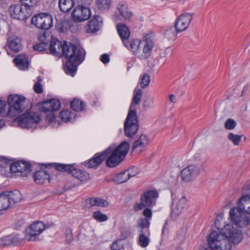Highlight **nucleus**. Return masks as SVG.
Instances as JSON below:
<instances>
[{
  "label": "nucleus",
  "mask_w": 250,
  "mask_h": 250,
  "mask_svg": "<svg viewBox=\"0 0 250 250\" xmlns=\"http://www.w3.org/2000/svg\"><path fill=\"white\" fill-rule=\"evenodd\" d=\"M129 144L125 141L121 143L117 147L111 145L104 150L96 153L87 162H85V166L88 168H96L107 158L106 166L110 168L118 166L126 156L129 149Z\"/></svg>",
  "instance_id": "obj_1"
},
{
  "label": "nucleus",
  "mask_w": 250,
  "mask_h": 250,
  "mask_svg": "<svg viewBox=\"0 0 250 250\" xmlns=\"http://www.w3.org/2000/svg\"><path fill=\"white\" fill-rule=\"evenodd\" d=\"M242 238L240 230L227 224L221 232L214 231L210 233L207 242L211 250H231V243L238 244Z\"/></svg>",
  "instance_id": "obj_2"
},
{
  "label": "nucleus",
  "mask_w": 250,
  "mask_h": 250,
  "mask_svg": "<svg viewBox=\"0 0 250 250\" xmlns=\"http://www.w3.org/2000/svg\"><path fill=\"white\" fill-rule=\"evenodd\" d=\"M85 52L79 46L68 42L65 46L63 56L67 58L64 70L67 74L74 76L78 66L84 60Z\"/></svg>",
  "instance_id": "obj_3"
},
{
  "label": "nucleus",
  "mask_w": 250,
  "mask_h": 250,
  "mask_svg": "<svg viewBox=\"0 0 250 250\" xmlns=\"http://www.w3.org/2000/svg\"><path fill=\"white\" fill-rule=\"evenodd\" d=\"M142 97V89H135L128 114L124 123L125 134L128 138H132L139 129L136 105L139 104Z\"/></svg>",
  "instance_id": "obj_4"
},
{
  "label": "nucleus",
  "mask_w": 250,
  "mask_h": 250,
  "mask_svg": "<svg viewBox=\"0 0 250 250\" xmlns=\"http://www.w3.org/2000/svg\"><path fill=\"white\" fill-rule=\"evenodd\" d=\"M154 45L152 36L146 34L142 41L134 39L129 43L127 42V48L130 49L138 58L145 60L150 56Z\"/></svg>",
  "instance_id": "obj_5"
},
{
  "label": "nucleus",
  "mask_w": 250,
  "mask_h": 250,
  "mask_svg": "<svg viewBox=\"0 0 250 250\" xmlns=\"http://www.w3.org/2000/svg\"><path fill=\"white\" fill-rule=\"evenodd\" d=\"M250 200V195H245L242 196L238 201V207L230 209L229 216L233 223L239 228L246 227L250 224V213L246 212L243 202Z\"/></svg>",
  "instance_id": "obj_6"
},
{
  "label": "nucleus",
  "mask_w": 250,
  "mask_h": 250,
  "mask_svg": "<svg viewBox=\"0 0 250 250\" xmlns=\"http://www.w3.org/2000/svg\"><path fill=\"white\" fill-rule=\"evenodd\" d=\"M75 164H62L59 163L48 164L46 167L52 166L55 169L60 172H67L82 182H86L90 179L89 173L75 167Z\"/></svg>",
  "instance_id": "obj_7"
},
{
  "label": "nucleus",
  "mask_w": 250,
  "mask_h": 250,
  "mask_svg": "<svg viewBox=\"0 0 250 250\" xmlns=\"http://www.w3.org/2000/svg\"><path fill=\"white\" fill-rule=\"evenodd\" d=\"M7 102L9 107L7 116L11 118L17 116L26 109V104L28 103L23 96L17 94L9 95Z\"/></svg>",
  "instance_id": "obj_8"
},
{
  "label": "nucleus",
  "mask_w": 250,
  "mask_h": 250,
  "mask_svg": "<svg viewBox=\"0 0 250 250\" xmlns=\"http://www.w3.org/2000/svg\"><path fill=\"white\" fill-rule=\"evenodd\" d=\"M158 196V192L156 189H149L145 191L141 195L140 202H136L133 205V210L137 212L146 207L155 206Z\"/></svg>",
  "instance_id": "obj_9"
},
{
  "label": "nucleus",
  "mask_w": 250,
  "mask_h": 250,
  "mask_svg": "<svg viewBox=\"0 0 250 250\" xmlns=\"http://www.w3.org/2000/svg\"><path fill=\"white\" fill-rule=\"evenodd\" d=\"M38 106L41 112L47 113L46 120L51 123L54 121L56 117L53 111L58 110L60 108L61 103L58 100L52 99L39 103Z\"/></svg>",
  "instance_id": "obj_10"
},
{
  "label": "nucleus",
  "mask_w": 250,
  "mask_h": 250,
  "mask_svg": "<svg viewBox=\"0 0 250 250\" xmlns=\"http://www.w3.org/2000/svg\"><path fill=\"white\" fill-rule=\"evenodd\" d=\"M204 170L203 162L195 163L188 165L181 171V178L183 181L188 182L192 181Z\"/></svg>",
  "instance_id": "obj_11"
},
{
  "label": "nucleus",
  "mask_w": 250,
  "mask_h": 250,
  "mask_svg": "<svg viewBox=\"0 0 250 250\" xmlns=\"http://www.w3.org/2000/svg\"><path fill=\"white\" fill-rule=\"evenodd\" d=\"M31 23L39 29L47 30L53 25V18L47 13H42L34 16L31 19Z\"/></svg>",
  "instance_id": "obj_12"
},
{
  "label": "nucleus",
  "mask_w": 250,
  "mask_h": 250,
  "mask_svg": "<svg viewBox=\"0 0 250 250\" xmlns=\"http://www.w3.org/2000/svg\"><path fill=\"white\" fill-rule=\"evenodd\" d=\"M16 120L19 126L22 128H31L40 123V116L36 113L27 112L18 117Z\"/></svg>",
  "instance_id": "obj_13"
},
{
  "label": "nucleus",
  "mask_w": 250,
  "mask_h": 250,
  "mask_svg": "<svg viewBox=\"0 0 250 250\" xmlns=\"http://www.w3.org/2000/svg\"><path fill=\"white\" fill-rule=\"evenodd\" d=\"M9 12L13 18L21 21L26 20L31 13L30 8H27L26 6L19 4L11 6L9 9Z\"/></svg>",
  "instance_id": "obj_14"
},
{
  "label": "nucleus",
  "mask_w": 250,
  "mask_h": 250,
  "mask_svg": "<svg viewBox=\"0 0 250 250\" xmlns=\"http://www.w3.org/2000/svg\"><path fill=\"white\" fill-rule=\"evenodd\" d=\"M91 13L89 7L81 5H78L73 10L72 18L75 22H81L88 20L91 16Z\"/></svg>",
  "instance_id": "obj_15"
},
{
  "label": "nucleus",
  "mask_w": 250,
  "mask_h": 250,
  "mask_svg": "<svg viewBox=\"0 0 250 250\" xmlns=\"http://www.w3.org/2000/svg\"><path fill=\"white\" fill-rule=\"evenodd\" d=\"M45 229L44 224L41 221L32 223L25 230V238L28 241H35L36 237Z\"/></svg>",
  "instance_id": "obj_16"
},
{
  "label": "nucleus",
  "mask_w": 250,
  "mask_h": 250,
  "mask_svg": "<svg viewBox=\"0 0 250 250\" xmlns=\"http://www.w3.org/2000/svg\"><path fill=\"white\" fill-rule=\"evenodd\" d=\"M10 169L11 172L13 173H20L22 177H27L31 171L30 164L23 161L11 164Z\"/></svg>",
  "instance_id": "obj_17"
},
{
  "label": "nucleus",
  "mask_w": 250,
  "mask_h": 250,
  "mask_svg": "<svg viewBox=\"0 0 250 250\" xmlns=\"http://www.w3.org/2000/svg\"><path fill=\"white\" fill-rule=\"evenodd\" d=\"M192 14L185 13L180 15L176 19L174 27L178 32H181L186 30L189 26L192 20Z\"/></svg>",
  "instance_id": "obj_18"
},
{
  "label": "nucleus",
  "mask_w": 250,
  "mask_h": 250,
  "mask_svg": "<svg viewBox=\"0 0 250 250\" xmlns=\"http://www.w3.org/2000/svg\"><path fill=\"white\" fill-rule=\"evenodd\" d=\"M67 42H64L62 43L60 41L55 40L50 42L49 45V51L50 54L56 56H62L64 55L65 50V46Z\"/></svg>",
  "instance_id": "obj_19"
},
{
  "label": "nucleus",
  "mask_w": 250,
  "mask_h": 250,
  "mask_svg": "<svg viewBox=\"0 0 250 250\" xmlns=\"http://www.w3.org/2000/svg\"><path fill=\"white\" fill-rule=\"evenodd\" d=\"M6 46L11 50L18 52L22 48L21 41L20 38L15 35H9L7 39Z\"/></svg>",
  "instance_id": "obj_20"
},
{
  "label": "nucleus",
  "mask_w": 250,
  "mask_h": 250,
  "mask_svg": "<svg viewBox=\"0 0 250 250\" xmlns=\"http://www.w3.org/2000/svg\"><path fill=\"white\" fill-rule=\"evenodd\" d=\"M102 26V18L98 16H95L87 23L86 31L87 33H95L99 31Z\"/></svg>",
  "instance_id": "obj_21"
},
{
  "label": "nucleus",
  "mask_w": 250,
  "mask_h": 250,
  "mask_svg": "<svg viewBox=\"0 0 250 250\" xmlns=\"http://www.w3.org/2000/svg\"><path fill=\"white\" fill-rule=\"evenodd\" d=\"M118 33L122 39L124 45L128 48L127 41L130 37V32L129 29L125 24L119 23L116 26Z\"/></svg>",
  "instance_id": "obj_22"
},
{
  "label": "nucleus",
  "mask_w": 250,
  "mask_h": 250,
  "mask_svg": "<svg viewBox=\"0 0 250 250\" xmlns=\"http://www.w3.org/2000/svg\"><path fill=\"white\" fill-rule=\"evenodd\" d=\"M86 207L90 208L93 207L106 208L108 205V202L103 198L97 197H91L85 200Z\"/></svg>",
  "instance_id": "obj_23"
},
{
  "label": "nucleus",
  "mask_w": 250,
  "mask_h": 250,
  "mask_svg": "<svg viewBox=\"0 0 250 250\" xmlns=\"http://www.w3.org/2000/svg\"><path fill=\"white\" fill-rule=\"evenodd\" d=\"M148 137L147 135L142 134L133 143L132 150L143 151L148 144Z\"/></svg>",
  "instance_id": "obj_24"
},
{
  "label": "nucleus",
  "mask_w": 250,
  "mask_h": 250,
  "mask_svg": "<svg viewBox=\"0 0 250 250\" xmlns=\"http://www.w3.org/2000/svg\"><path fill=\"white\" fill-rule=\"evenodd\" d=\"M21 240L18 234L12 233L4 236L0 239V245L2 247L9 246L11 244L16 245Z\"/></svg>",
  "instance_id": "obj_25"
},
{
  "label": "nucleus",
  "mask_w": 250,
  "mask_h": 250,
  "mask_svg": "<svg viewBox=\"0 0 250 250\" xmlns=\"http://www.w3.org/2000/svg\"><path fill=\"white\" fill-rule=\"evenodd\" d=\"M35 182L38 184H43L46 181H49V175L46 171L39 170L33 174Z\"/></svg>",
  "instance_id": "obj_26"
},
{
  "label": "nucleus",
  "mask_w": 250,
  "mask_h": 250,
  "mask_svg": "<svg viewBox=\"0 0 250 250\" xmlns=\"http://www.w3.org/2000/svg\"><path fill=\"white\" fill-rule=\"evenodd\" d=\"M14 62L20 69L25 70L28 67V60L26 55L20 54L14 58Z\"/></svg>",
  "instance_id": "obj_27"
},
{
  "label": "nucleus",
  "mask_w": 250,
  "mask_h": 250,
  "mask_svg": "<svg viewBox=\"0 0 250 250\" xmlns=\"http://www.w3.org/2000/svg\"><path fill=\"white\" fill-rule=\"evenodd\" d=\"M185 197H182L177 202L176 204L172 205L171 209V215L174 216L179 215L183 210L186 203Z\"/></svg>",
  "instance_id": "obj_28"
},
{
  "label": "nucleus",
  "mask_w": 250,
  "mask_h": 250,
  "mask_svg": "<svg viewBox=\"0 0 250 250\" xmlns=\"http://www.w3.org/2000/svg\"><path fill=\"white\" fill-rule=\"evenodd\" d=\"M117 9L120 16L125 20H129L132 16L131 12L129 10L125 2H120Z\"/></svg>",
  "instance_id": "obj_29"
},
{
  "label": "nucleus",
  "mask_w": 250,
  "mask_h": 250,
  "mask_svg": "<svg viewBox=\"0 0 250 250\" xmlns=\"http://www.w3.org/2000/svg\"><path fill=\"white\" fill-rule=\"evenodd\" d=\"M6 192L9 202H10L11 207L21 201V195L19 190H15L8 192Z\"/></svg>",
  "instance_id": "obj_30"
},
{
  "label": "nucleus",
  "mask_w": 250,
  "mask_h": 250,
  "mask_svg": "<svg viewBox=\"0 0 250 250\" xmlns=\"http://www.w3.org/2000/svg\"><path fill=\"white\" fill-rule=\"evenodd\" d=\"M149 235V234H148L147 232H146L144 230H140L138 242L140 247L145 248L148 245L150 242Z\"/></svg>",
  "instance_id": "obj_31"
},
{
  "label": "nucleus",
  "mask_w": 250,
  "mask_h": 250,
  "mask_svg": "<svg viewBox=\"0 0 250 250\" xmlns=\"http://www.w3.org/2000/svg\"><path fill=\"white\" fill-rule=\"evenodd\" d=\"M76 0H59V6L60 10L64 13L69 11L74 6Z\"/></svg>",
  "instance_id": "obj_32"
},
{
  "label": "nucleus",
  "mask_w": 250,
  "mask_h": 250,
  "mask_svg": "<svg viewBox=\"0 0 250 250\" xmlns=\"http://www.w3.org/2000/svg\"><path fill=\"white\" fill-rule=\"evenodd\" d=\"M132 169L131 168L128 169L127 170H125L118 174L115 178V181L118 184H122L126 182L130 177L134 176L135 174H131L130 171Z\"/></svg>",
  "instance_id": "obj_33"
},
{
  "label": "nucleus",
  "mask_w": 250,
  "mask_h": 250,
  "mask_svg": "<svg viewBox=\"0 0 250 250\" xmlns=\"http://www.w3.org/2000/svg\"><path fill=\"white\" fill-rule=\"evenodd\" d=\"M10 207V202L6 195V192L0 194V211L5 210Z\"/></svg>",
  "instance_id": "obj_34"
},
{
  "label": "nucleus",
  "mask_w": 250,
  "mask_h": 250,
  "mask_svg": "<svg viewBox=\"0 0 250 250\" xmlns=\"http://www.w3.org/2000/svg\"><path fill=\"white\" fill-rule=\"evenodd\" d=\"M71 108L76 111H81L84 109L85 104L82 101L74 99L70 103Z\"/></svg>",
  "instance_id": "obj_35"
},
{
  "label": "nucleus",
  "mask_w": 250,
  "mask_h": 250,
  "mask_svg": "<svg viewBox=\"0 0 250 250\" xmlns=\"http://www.w3.org/2000/svg\"><path fill=\"white\" fill-rule=\"evenodd\" d=\"M111 0H96L98 8L103 11L108 10L110 6Z\"/></svg>",
  "instance_id": "obj_36"
},
{
  "label": "nucleus",
  "mask_w": 250,
  "mask_h": 250,
  "mask_svg": "<svg viewBox=\"0 0 250 250\" xmlns=\"http://www.w3.org/2000/svg\"><path fill=\"white\" fill-rule=\"evenodd\" d=\"M73 114L68 109L63 110L60 113L59 117L62 122L66 123L70 121L71 119Z\"/></svg>",
  "instance_id": "obj_37"
},
{
  "label": "nucleus",
  "mask_w": 250,
  "mask_h": 250,
  "mask_svg": "<svg viewBox=\"0 0 250 250\" xmlns=\"http://www.w3.org/2000/svg\"><path fill=\"white\" fill-rule=\"evenodd\" d=\"M92 216L95 220L100 222L106 221L108 218L106 214L102 213L99 210L94 212Z\"/></svg>",
  "instance_id": "obj_38"
},
{
  "label": "nucleus",
  "mask_w": 250,
  "mask_h": 250,
  "mask_svg": "<svg viewBox=\"0 0 250 250\" xmlns=\"http://www.w3.org/2000/svg\"><path fill=\"white\" fill-rule=\"evenodd\" d=\"M176 30L175 27H170L165 33L166 37L169 40H174L176 38V35L178 33Z\"/></svg>",
  "instance_id": "obj_39"
},
{
  "label": "nucleus",
  "mask_w": 250,
  "mask_h": 250,
  "mask_svg": "<svg viewBox=\"0 0 250 250\" xmlns=\"http://www.w3.org/2000/svg\"><path fill=\"white\" fill-rule=\"evenodd\" d=\"M243 135H235L232 133L229 134L228 139L233 143L234 145H238L241 141Z\"/></svg>",
  "instance_id": "obj_40"
},
{
  "label": "nucleus",
  "mask_w": 250,
  "mask_h": 250,
  "mask_svg": "<svg viewBox=\"0 0 250 250\" xmlns=\"http://www.w3.org/2000/svg\"><path fill=\"white\" fill-rule=\"evenodd\" d=\"M11 160L8 159L6 157L0 158V174H2L5 173V166L10 163Z\"/></svg>",
  "instance_id": "obj_41"
},
{
  "label": "nucleus",
  "mask_w": 250,
  "mask_h": 250,
  "mask_svg": "<svg viewBox=\"0 0 250 250\" xmlns=\"http://www.w3.org/2000/svg\"><path fill=\"white\" fill-rule=\"evenodd\" d=\"M150 83V77L147 74H144L141 78L140 84L142 88L147 87Z\"/></svg>",
  "instance_id": "obj_42"
},
{
  "label": "nucleus",
  "mask_w": 250,
  "mask_h": 250,
  "mask_svg": "<svg viewBox=\"0 0 250 250\" xmlns=\"http://www.w3.org/2000/svg\"><path fill=\"white\" fill-rule=\"evenodd\" d=\"M48 38L49 34H47L46 30H44L38 35V39L41 42L44 43L47 45H48V42L49 41Z\"/></svg>",
  "instance_id": "obj_43"
},
{
  "label": "nucleus",
  "mask_w": 250,
  "mask_h": 250,
  "mask_svg": "<svg viewBox=\"0 0 250 250\" xmlns=\"http://www.w3.org/2000/svg\"><path fill=\"white\" fill-rule=\"evenodd\" d=\"M149 224V220L147 218H144L141 219L139 226L141 228V229L144 230L146 232H147L148 234H149V230L148 228Z\"/></svg>",
  "instance_id": "obj_44"
},
{
  "label": "nucleus",
  "mask_w": 250,
  "mask_h": 250,
  "mask_svg": "<svg viewBox=\"0 0 250 250\" xmlns=\"http://www.w3.org/2000/svg\"><path fill=\"white\" fill-rule=\"evenodd\" d=\"M154 98L152 97H147L144 101L143 106L145 108H149L153 106Z\"/></svg>",
  "instance_id": "obj_45"
},
{
  "label": "nucleus",
  "mask_w": 250,
  "mask_h": 250,
  "mask_svg": "<svg viewBox=\"0 0 250 250\" xmlns=\"http://www.w3.org/2000/svg\"><path fill=\"white\" fill-rule=\"evenodd\" d=\"M236 123L232 119H228L225 123V127L227 129L231 130L235 128Z\"/></svg>",
  "instance_id": "obj_46"
},
{
  "label": "nucleus",
  "mask_w": 250,
  "mask_h": 250,
  "mask_svg": "<svg viewBox=\"0 0 250 250\" xmlns=\"http://www.w3.org/2000/svg\"><path fill=\"white\" fill-rule=\"evenodd\" d=\"M56 27L59 32L64 33L67 30L66 22L64 21L58 22L56 25Z\"/></svg>",
  "instance_id": "obj_47"
},
{
  "label": "nucleus",
  "mask_w": 250,
  "mask_h": 250,
  "mask_svg": "<svg viewBox=\"0 0 250 250\" xmlns=\"http://www.w3.org/2000/svg\"><path fill=\"white\" fill-rule=\"evenodd\" d=\"M121 240L115 241L111 245L112 250H121L123 248V245L121 243Z\"/></svg>",
  "instance_id": "obj_48"
},
{
  "label": "nucleus",
  "mask_w": 250,
  "mask_h": 250,
  "mask_svg": "<svg viewBox=\"0 0 250 250\" xmlns=\"http://www.w3.org/2000/svg\"><path fill=\"white\" fill-rule=\"evenodd\" d=\"M48 45L44 43L40 42L33 46V49L35 51L42 52L46 49Z\"/></svg>",
  "instance_id": "obj_49"
},
{
  "label": "nucleus",
  "mask_w": 250,
  "mask_h": 250,
  "mask_svg": "<svg viewBox=\"0 0 250 250\" xmlns=\"http://www.w3.org/2000/svg\"><path fill=\"white\" fill-rule=\"evenodd\" d=\"M24 4L23 6H26L27 8L34 6L37 2V0H20Z\"/></svg>",
  "instance_id": "obj_50"
},
{
  "label": "nucleus",
  "mask_w": 250,
  "mask_h": 250,
  "mask_svg": "<svg viewBox=\"0 0 250 250\" xmlns=\"http://www.w3.org/2000/svg\"><path fill=\"white\" fill-rule=\"evenodd\" d=\"M149 208V207H146V208L144 209L143 212V215L148 220L151 218L152 215V210Z\"/></svg>",
  "instance_id": "obj_51"
},
{
  "label": "nucleus",
  "mask_w": 250,
  "mask_h": 250,
  "mask_svg": "<svg viewBox=\"0 0 250 250\" xmlns=\"http://www.w3.org/2000/svg\"><path fill=\"white\" fill-rule=\"evenodd\" d=\"M34 91L38 94H41L42 92L43 89L42 84L40 82H36L34 85Z\"/></svg>",
  "instance_id": "obj_52"
},
{
  "label": "nucleus",
  "mask_w": 250,
  "mask_h": 250,
  "mask_svg": "<svg viewBox=\"0 0 250 250\" xmlns=\"http://www.w3.org/2000/svg\"><path fill=\"white\" fill-rule=\"evenodd\" d=\"M100 60L104 63H107L109 62V56L108 54H104L101 56Z\"/></svg>",
  "instance_id": "obj_53"
},
{
  "label": "nucleus",
  "mask_w": 250,
  "mask_h": 250,
  "mask_svg": "<svg viewBox=\"0 0 250 250\" xmlns=\"http://www.w3.org/2000/svg\"><path fill=\"white\" fill-rule=\"evenodd\" d=\"M73 239L72 233L70 231L66 232V241L69 244Z\"/></svg>",
  "instance_id": "obj_54"
},
{
  "label": "nucleus",
  "mask_w": 250,
  "mask_h": 250,
  "mask_svg": "<svg viewBox=\"0 0 250 250\" xmlns=\"http://www.w3.org/2000/svg\"><path fill=\"white\" fill-rule=\"evenodd\" d=\"M6 106V103L0 100V113L1 112Z\"/></svg>",
  "instance_id": "obj_55"
},
{
  "label": "nucleus",
  "mask_w": 250,
  "mask_h": 250,
  "mask_svg": "<svg viewBox=\"0 0 250 250\" xmlns=\"http://www.w3.org/2000/svg\"><path fill=\"white\" fill-rule=\"evenodd\" d=\"M169 99L170 102L175 103L176 102V96L173 94H171L169 96Z\"/></svg>",
  "instance_id": "obj_56"
},
{
  "label": "nucleus",
  "mask_w": 250,
  "mask_h": 250,
  "mask_svg": "<svg viewBox=\"0 0 250 250\" xmlns=\"http://www.w3.org/2000/svg\"><path fill=\"white\" fill-rule=\"evenodd\" d=\"M249 85H246L244 86L243 88L242 91V94L241 96H243L245 95V93L249 90Z\"/></svg>",
  "instance_id": "obj_57"
},
{
  "label": "nucleus",
  "mask_w": 250,
  "mask_h": 250,
  "mask_svg": "<svg viewBox=\"0 0 250 250\" xmlns=\"http://www.w3.org/2000/svg\"><path fill=\"white\" fill-rule=\"evenodd\" d=\"M199 250H210L209 246L208 245V246H203L200 247Z\"/></svg>",
  "instance_id": "obj_58"
},
{
  "label": "nucleus",
  "mask_w": 250,
  "mask_h": 250,
  "mask_svg": "<svg viewBox=\"0 0 250 250\" xmlns=\"http://www.w3.org/2000/svg\"><path fill=\"white\" fill-rule=\"evenodd\" d=\"M166 229H167L166 228V226H164V228H163V230H162V234H163L165 232V231H166Z\"/></svg>",
  "instance_id": "obj_59"
},
{
  "label": "nucleus",
  "mask_w": 250,
  "mask_h": 250,
  "mask_svg": "<svg viewBox=\"0 0 250 250\" xmlns=\"http://www.w3.org/2000/svg\"><path fill=\"white\" fill-rule=\"evenodd\" d=\"M247 211L248 213H250V207L248 208Z\"/></svg>",
  "instance_id": "obj_60"
},
{
  "label": "nucleus",
  "mask_w": 250,
  "mask_h": 250,
  "mask_svg": "<svg viewBox=\"0 0 250 250\" xmlns=\"http://www.w3.org/2000/svg\"><path fill=\"white\" fill-rule=\"evenodd\" d=\"M177 1H182V2H184L186 0H176Z\"/></svg>",
  "instance_id": "obj_61"
},
{
  "label": "nucleus",
  "mask_w": 250,
  "mask_h": 250,
  "mask_svg": "<svg viewBox=\"0 0 250 250\" xmlns=\"http://www.w3.org/2000/svg\"><path fill=\"white\" fill-rule=\"evenodd\" d=\"M175 250H182V249L181 248H177Z\"/></svg>",
  "instance_id": "obj_62"
},
{
  "label": "nucleus",
  "mask_w": 250,
  "mask_h": 250,
  "mask_svg": "<svg viewBox=\"0 0 250 250\" xmlns=\"http://www.w3.org/2000/svg\"><path fill=\"white\" fill-rule=\"evenodd\" d=\"M1 0L3 1V2H6V0Z\"/></svg>",
  "instance_id": "obj_63"
}]
</instances>
